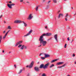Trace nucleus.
<instances>
[{"label": "nucleus", "mask_w": 76, "mask_h": 76, "mask_svg": "<svg viewBox=\"0 0 76 76\" xmlns=\"http://www.w3.org/2000/svg\"><path fill=\"white\" fill-rule=\"evenodd\" d=\"M6 36H7V35H6V34H5V35L3 37V39H5L6 37Z\"/></svg>", "instance_id": "412c9836"}, {"label": "nucleus", "mask_w": 76, "mask_h": 76, "mask_svg": "<svg viewBox=\"0 0 76 76\" xmlns=\"http://www.w3.org/2000/svg\"><path fill=\"white\" fill-rule=\"evenodd\" d=\"M48 28V27H47V26H45V29H48V28Z\"/></svg>", "instance_id": "37998d69"}, {"label": "nucleus", "mask_w": 76, "mask_h": 76, "mask_svg": "<svg viewBox=\"0 0 76 76\" xmlns=\"http://www.w3.org/2000/svg\"><path fill=\"white\" fill-rule=\"evenodd\" d=\"M50 65V63L48 62L47 64H45V65H44V69H48V66Z\"/></svg>", "instance_id": "7ed1b4c3"}, {"label": "nucleus", "mask_w": 76, "mask_h": 76, "mask_svg": "<svg viewBox=\"0 0 76 76\" xmlns=\"http://www.w3.org/2000/svg\"><path fill=\"white\" fill-rule=\"evenodd\" d=\"M15 4H7V6L9 7V8H10V9H12V6H15Z\"/></svg>", "instance_id": "39448f33"}, {"label": "nucleus", "mask_w": 76, "mask_h": 76, "mask_svg": "<svg viewBox=\"0 0 76 76\" xmlns=\"http://www.w3.org/2000/svg\"><path fill=\"white\" fill-rule=\"evenodd\" d=\"M60 12V11L59 10L58 12V13H59Z\"/></svg>", "instance_id": "de8ad7c7"}, {"label": "nucleus", "mask_w": 76, "mask_h": 76, "mask_svg": "<svg viewBox=\"0 0 76 76\" xmlns=\"http://www.w3.org/2000/svg\"><path fill=\"white\" fill-rule=\"evenodd\" d=\"M22 45L20 44L19 45V46H18V48H20V47H22Z\"/></svg>", "instance_id": "393cba45"}, {"label": "nucleus", "mask_w": 76, "mask_h": 76, "mask_svg": "<svg viewBox=\"0 0 76 76\" xmlns=\"http://www.w3.org/2000/svg\"><path fill=\"white\" fill-rule=\"evenodd\" d=\"M39 62H37V64H39Z\"/></svg>", "instance_id": "4d7b16f0"}, {"label": "nucleus", "mask_w": 76, "mask_h": 76, "mask_svg": "<svg viewBox=\"0 0 76 76\" xmlns=\"http://www.w3.org/2000/svg\"><path fill=\"white\" fill-rule=\"evenodd\" d=\"M23 0H21L20 1V2H23Z\"/></svg>", "instance_id": "49530a36"}, {"label": "nucleus", "mask_w": 76, "mask_h": 76, "mask_svg": "<svg viewBox=\"0 0 76 76\" xmlns=\"http://www.w3.org/2000/svg\"><path fill=\"white\" fill-rule=\"evenodd\" d=\"M50 2H51V1H48L47 3V4H49V3H50Z\"/></svg>", "instance_id": "72a5a7b5"}, {"label": "nucleus", "mask_w": 76, "mask_h": 76, "mask_svg": "<svg viewBox=\"0 0 76 76\" xmlns=\"http://www.w3.org/2000/svg\"><path fill=\"white\" fill-rule=\"evenodd\" d=\"M25 45H23L22 47L20 48V50H23V47H24Z\"/></svg>", "instance_id": "6ab92c4d"}, {"label": "nucleus", "mask_w": 76, "mask_h": 76, "mask_svg": "<svg viewBox=\"0 0 76 76\" xmlns=\"http://www.w3.org/2000/svg\"><path fill=\"white\" fill-rule=\"evenodd\" d=\"M3 16V15H1L0 16V19H1V17Z\"/></svg>", "instance_id": "e433bc0d"}, {"label": "nucleus", "mask_w": 76, "mask_h": 76, "mask_svg": "<svg viewBox=\"0 0 76 76\" xmlns=\"http://www.w3.org/2000/svg\"><path fill=\"white\" fill-rule=\"evenodd\" d=\"M52 34L51 33H47L46 34H43L41 37H43V36H48V37L49 36H51V35Z\"/></svg>", "instance_id": "f03ea898"}, {"label": "nucleus", "mask_w": 76, "mask_h": 76, "mask_svg": "<svg viewBox=\"0 0 76 76\" xmlns=\"http://www.w3.org/2000/svg\"><path fill=\"white\" fill-rule=\"evenodd\" d=\"M32 30H31L30 31H29V32L26 35H24V37H27V36L31 34V33H32Z\"/></svg>", "instance_id": "6e6552de"}, {"label": "nucleus", "mask_w": 76, "mask_h": 76, "mask_svg": "<svg viewBox=\"0 0 76 76\" xmlns=\"http://www.w3.org/2000/svg\"><path fill=\"white\" fill-rule=\"evenodd\" d=\"M8 29H12V28H11V27L10 26H9L8 27Z\"/></svg>", "instance_id": "5701e85b"}, {"label": "nucleus", "mask_w": 76, "mask_h": 76, "mask_svg": "<svg viewBox=\"0 0 76 76\" xmlns=\"http://www.w3.org/2000/svg\"><path fill=\"white\" fill-rule=\"evenodd\" d=\"M65 20H66V21H67V18H65Z\"/></svg>", "instance_id": "a18cd8bd"}, {"label": "nucleus", "mask_w": 76, "mask_h": 76, "mask_svg": "<svg viewBox=\"0 0 76 76\" xmlns=\"http://www.w3.org/2000/svg\"><path fill=\"white\" fill-rule=\"evenodd\" d=\"M2 52H3V53H4V50H3L2 51Z\"/></svg>", "instance_id": "6e6d98bb"}, {"label": "nucleus", "mask_w": 76, "mask_h": 76, "mask_svg": "<svg viewBox=\"0 0 76 76\" xmlns=\"http://www.w3.org/2000/svg\"><path fill=\"white\" fill-rule=\"evenodd\" d=\"M34 61H32L30 64L29 66L27 65L26 66V67H29V68H32V66H33V65H34Z\"/></svg>", "instance_id": "20e7f679"}, {"label": "nucleus", "mask_w": 76, "mask_h": 76, "mask_svg": "<svg viewBox=\"0 0 76 76\" xmlns=\"http://www.w3.org/2000/svg\"><path fill=\"white\" fill-rule=\"evenodd\" d=\"M27 3H29V2L27 1L26 2Z\"/></svg>", "instance_id": "603ef678"}, {"label": "nucleus", "mask_w": 76, "mask_h": 76, "mask_svg": "<svg viewBox=\"0 0 76 76\" xmlns=\"http://www.w3.org/2000/svg\"><path fill=\"white\" fill-rule=\"evenodd\" d=\"M23 23L24 25V26H27V24H26V23H25V22H24V21H23L22 22Z\"/></svg>", "instance_id": "a211bd4d"}, {"label": "nucleus", "mask_w": 76, "mask_h": 76, "mask_svg": "<svg viewBox=\"0 0 76 76\" xmlns=\"http://www.w3.org/2000/svg\"><path fill=\"white\" fill-rule=\"evenodd\" d=\"M64 62H58L56 63V65L58 66V65H60V64H63Z\"/></svg>", "instance_id": "ddd939ff"}, {"label": "nucleus", "mask_w": 76, "mask_h": 76, "mask_svg": "<svg viewBox=\"0 0 76 76\" xmlns=\"http://www.w3.org/2000/svg\"><path fill=\"white\" fill-rule=\"evenodd\" d=\"M44 64H42L39 66L40 69H42L43 68L44 69Z\"/></svg>", "instance_id": "4468645a"}, {"label": "nucleus", "mask_w": 76, "mask_h": 76, "mask_svg": "<svg viewBox=\"0 0 76 76\" xmlns=\"http://www.w3.org/2000/svg\"><path fill=\"white\" fill-rule=\"evenodd\" d=\"M61 67H62V66H58V68H61Z\"/></svg>", "instance_id": "c9c22d12"}, {"label": "nucleus", "mask_w": 76, "mask_h": 76, "mask_svg": "<svg viewBox=\"0 0 76 76\" xmlns=\"http://www.w3.org/2000/svg\"><path fill=\"white\" fill-rule=\"evenodd\" d=\"M22 72V69H20L19 72L18 73V74H20Z\"/></svg>", "instance_id": "aec40b11"}, {"label": "nucleus", "mask_w": 76, "mask_h": 76, "mask_svg": "<svg viewBox=\"0 0 76 76\" xmlns=\"http://www.w3.org/2000/svg\"><path fill=\"white\" fill-rule=\"evenodd\" d=\"M75 55L74 53L73 54V57H75Z\"/></svg>", "instance_id": "58836bf2"}, {"label": "nucleus", "mask_w": 76, "mask_h": 76, "mask_svg": "<svg viewBox=\"0 0 76 76\" xmlns=\"http://www.w3.org/2000/svg\"><path fill=\"white\" fill-rule=\"evenodd\" d=\"M73 39H72V41L71 42V43H72V42H73Z\"/></svg>", "instance_id": "5fc2aeb1"}, {"label": "nucleus", "mask_w": 76, "mask_h": 76, "mask_svg": "<svg viewBox=\"0 0 76 76\" xmlns=\"http://www.w3.org/2000/svg\"><path fill=\"white\" fill-rule=\"evenodd\" d=\"M54 64H52L49 67L51 68V67H54Z\"/></svg>", "instance_id": "f3484780"}, {"label": "nucleus", "mask_w": 76, "mask_h": 76, "mask_svg": "<svg viewBox=\"0 0 76 76\" xmlns=\"http://www.w3.org/2000/svg\"><path fill=\"white\" fill-rule=\"evenodd\" d=\"M22 22L20 20H16L14 22V23H22Z\"/></svg>", "instance_id": "423d86ee"}, {"label": "nucleus", "mask_w": 76, "mask_h": 76, "mask_svg": "<svg viewBox=\"0 0 76 76\" xmlns=\"http://www.w3.org/2000/svg\"><path fill=\"white\" fill-rule=\"evenodd\" d=\"M9 3H12V1H10L9 2Z\"/></svg>", "instance_id": "3c124183"}, {"label": "nucleus", "mask_w": 76, "mask_h": 76, "mask_svg": "<svg viewBox=\"0 0 76 76\" xmlns=\"http://www.w3.org/2000/svg\"><path fill=\"white\" fill-rule=\"evenodd\" d=\"M67 76H70V75H67Z\"/></svg>", "instance_id": "13d9d810"}, {"label": "nucleus", "mask_w": 76, "mask_h": 76, "mask_svg": "<svg viewBox=\"0 0 76 76\" xmlns=\"http://www.w3.org/2000/svg\"><path fill=\"white\" fill-rule=\"evenodd\" d=\"M44 39L42 36H40V38H39V41H40V43H41L42 44L43 46H45L47 44V41L44 40Z\"/></svg>", "instance_id": "f257e3e1"}, {"label": "nucleus", "mask_w": 76, "mask_h": 76, "mask_svg": "<svg viewBox=\"0 0 76 76\" xmlns=\"http://www.w3.org/2000/svg\"><path fill=\"white\" fill-rule=\"evenodd\" d=\"M72 9H73V7H72Z\"/></svg>", "instance_id": "680f3d73"}, {"label": "nucleus", "mask_w": 76, "mask_h": 76, "mask_svg": "<svg viewBox=\"0 0 76 76\" xmlns=\"http://www.w3.org/2000/svg\"><path fill=\"white\" fill-rule=\"evenodd\" d=\"M0 43H1V39H2L1 36H0Z\"/></svg>", "instance_id": "bb28decb"}, {"label": "nucleus", "mask_w": 76, "mask_h": 76, "mask_svg": "<svg viewBox=\"0 0 76 76\" xmlns=\"http://www.w3.org/2000/svg\"><path fill=\"white\" fill-rule=\"evenodd\" d=\"M68 41H70V39H69V37H68L67 38Z\"/></svg>", "instance_id": "4c0bfd02"}, {"label": "nucleus", "mask_w": 76, "mask_h": 76, "mask_svg": "<svg viewBox=\"0 0 76 76\" xmlns=\"http://www.w3.org/2000/svg\"><path fill=\"white\" fill-rule=\"evenodd\" d=\"M24 48H25V49H26V46H24Z\"/></svg>", "instance_id": "ea45409f"}, {"label": "nucleus", "mask_w": 76, "mask_h": 76, "mask_svg": "<svg viewBox=\"0 0 76 76\" xmlns=\"http://www.w3.org/2000/svg\"><path fill=\"white\" fill-rule=\"evenodd\" d=\"M14 66L15 68H16V65H14Z\"/></svg>", "instance_id": "8fccbe9b"}, {"label": "nucleus", "mask_w": 76, "mask_h": 76, "mask_svg": "<svg viewBox=\"0 0 76 76\" xmlns=\"http://www.w3.org/2000/svg\"><path fill=\"white\" fill-rule=\"evenodd\" d=\"M64 1H66V0H64Z\"/></svg>", "instance_id": "052dcab7"}, {"label": "nucleus", "mask_w": 76, "mask_h": 76, "mask_svg": "<svg viewBox=\"0 0 76 76\" xmlns=\"http://www.w3.org/2000/svg\"><path fill=\"white\" fill-rule=\"evenodd\" d=\"M44 55H45V58H48V57H50V55L46 53H44Z\"/></svg>", "instance_id": "f8f14e48"}, {"label": "nucleus", "mask_w": 76, "mask_h": 76, "mask_svg": "<svg viewBox=\"0 0 76 76\" xmlns=\"http://www.w3.org/2000/svg\"><path fill=\"white\" fill-rule=\"evenodd\" d=\"M38 7H37L36 8V10L37 12L38 11Z\"/></svg>", "instance_id": "b1692460"}, {"label": "nucleus", "mask_w": 76, "mask_h": 76, "mask_svg": "<svg viewBox=\"0 0 76 76\" xmlns=\"http://www.w3.org/2000/svg\"><path fill=\"white\" fill-rule=\"evenodd\" d=\"M45 0H42L43 3H44V2H45Z\"/></svg>", "instance_id": "a19ab883"}, {"label": "nucleus", "mask_w": 76, "mask_h": 76, "mask_svg": "<svg viewBox=\"0 0 76 76\" xmlns=\"http://www.w3.org/2000/svg\"><path fill=\"white\" fill-rule=\"evenodd\" d=\"M22 41H20L19 42H18L15 45V47L18 46V45L20 44H22Z\"/></svg>", "instance_id": "9d476101"}, {"label": "nucleus", "mask_w": 76, "mask_h": 76, "mask_svg": "<svg viewBox=\"0 0 76 76\" xmlns=\"http://www.w3.org/2000/svg\"><path fill=\"white\" fill-rule=\"evenodd\" d=\"M66 64H64V65H62V67H64V66H65L66 65Z\"/></svg>", "instance_id": "7c9ffc66"}, {"label": "nucleus", "mask_w": 76, "mask_h": 76, "mask_svg": "<svg viewBox=\"0 0 76 76\" xmlns=\"http://www.w3.org/2000/svg\"><path fill=\"white\" fill-rule=\"evenodd\" d=\"M11 53V52H9V53L10 54V53Z\"/></svg>", "instance_id": "bf43d9fd"}, {"label": "nucleus", "mask_w": 76, "mask_h": 76, "mask_svg": "<svg viewBox=\"0 0 76 76\" xmlns=\"http://www.w3.org/2000/svg\"><path fill=\"white\" fill-rule=\"evenodd\" d=\"M10 31V30H9L7 32V33L6 34V35H7V34H8L9 33V31Z\"/></svg>", "instance_id": "c85d7f7f"}, {"label": "nucleus", "mask_w": 76, "mask_h": 76, "mask_svg": "<svg viewBox=\"0 0 76 76\" xmlns=\"http://www.w3.org/2000/svg\"><path fill=\"white\" fill-rule=\"evenodd\" d=\"M42 76H46V75L45 74H43L42 75Z\"/></svg>", "instance_id": "473e14b6"}, {"label": "nucleus", "mask_w": 76, "mask_h": 76, "mask_svg": "<svg viewBox=\"0 0 76 76\" xmlns=\"http://www.w3.org/2000/svg\"><path fill=\"white\" fill-rule=\"evenodd\" d=\"M4 22H5V23L6 22H5V21H4Z\"/></svg>", "instance_id": "e2e57ef3"}, {"label": "nucleus", "mask_w": 76, "mask_h": 76, "mask_svg": "<svg viewBox=\"0 0 76 76\" xmlns=\"http://www.w3.org/2000/svg\"><path fill=\"white\" fill-rule=\"evenodd\" d=\"M53 1L55 3H56L57 2V0H53Z\"/></svg>", "instance_id": "4be33fe9"}, {"label": "nucleus", "mask_w": 76, "mask_h": 76, "mask_svg": "<svg viewBox=\"0 0 76 76\" xmlns=\"http://www.w3.org/2000/svg\"><path fill=\"white\" fill-rule=\"evenodd\" d=\"M41 58L42 60H44V59L45 58V57H42Z\"/></svg>", "instance_id": "c756f323"}, {"label": "nucleus", "mask_w": 76, "mask_h": 76, "mask_svg": "<svg viewBox=\"0 0 76 76\" xmlns=\"http://www.w3.org/2000/svg\"><path fill=\"white\" fill-rule=\"evenodd\" d=\"M41 45H42L40 44V45L38 46V47H41Z\"/></svg>", "instance_id": "79ce46f5"}, {"label": "nucleus", "mask_w": 76, "mask_h": 76, "mask_svg": "<svg viewBox=\"0 0 76 76\" xmlns=\"http://www.w3.org/2000/svg\"><path fill=\"white\" fill-rule=\"evenodd\" d=\"M54 37L57 42H58V39H57V34H55L54 35Z\"/></svg>", "instance_id": "9b49d317"}, {"label": "nucleus", "mask_w": 76, "mask_h": 76, "mask_svg": "<svg viewBox=\"0 0 76 76\" xmlns=\"http://www.w3.org/2000/svg\"><path fill=\"white\" fill-rule=\"evenodd\" d=\"M67 16H68V14H66V15L65 16V18H67Z\"/></svg>", "instance_id": "a878e982"}, {"label": "nucleus", "mask_w": 76, "mask_h": 76, "mask_svg": "<svg viewBox=\"0 0 76 76\" xmlns=\"http://www.w3.org/2000/svg\"><path fill=\"white\" fill-rule=\"evenodd\" d=\"M48 7H49V6H47L46 7V9H48Z\"/></svg>", "instance_id": "2f4dec72"}, {"label": "nucleus", "mask_w": 76, "mask_h": 76, "mask_svg": "<svg viewBox=\"0 0 76 76\" xmlns=\"http://www.w3.org/2000/svg\"><path fill=\"white\" fill-rule=\"evenodd\" d=\"M42 54V53H40L39 55V56H41V55Z\"/></svg>", "instance_id": "864d4df0"}, {"label": "nucleus", "mask_w": 76, "mask_h": 76, "mask_svg": "<svg viewBox=\"0 0 76 76\" xmlns=\"http://www.w3.org/2000/svg\"><path fill=\"white\" fill-rule=\"evenodd\" d=\"M34 69L35 70V71H36V72H39V68H38V67H37V66H36L34 67Z\"/></svg>", "instance_id": "1a4fd4ad"}, {"label": "nucleus", "mask_w": 76, "mask_h": 76, "mask_svg": "<svg viewBox=\"0 0 76 76\" xmlns=\"http://www.w3.org/2000/svg\"><path fill=\"white\" fill-rule=\"evenodd\" d=\"M66 45H67V44H65V46H64V47L65 48H66Z\"/></svg>", "instance_id": "f704fd0d"}, {"label": "nucleus", "mask_w": 76, "mask_h": 76, "mask_svg": "<svg viewBox=\"0 0 76 76\" xmlns=\"http://www.w3.org/2000/svg\"><path fill=\"white\" fill-rule=\"evenodd\" d=\"M57 60H58V59H54L52 61H51V63H54V62H55V61H57Z\"/></svg>", "instance_id": "dca6fc26"}, {"label": "nucleus", "mask_w": 76, "mask_h": 76, "mask_svg": "<svg viewBox=\"0 0 76 76\" xmlns=\"http://www.w3.org/2000/svg\"><path fill=\"white\" fill-rule=\"evenodd\" d=\"M5 32H6V31H4L3 32V34H4L5 33Z\"/></svg>", "instance_id": "c03bdc74"}, {"label": "nucleus", "mask_w": 76, "mask_h": 76, "mask_svg": "<svg viewBox=\"0 0 76 76\" xmlns=\"http://www.w3.org/2000/svg\"><path fill=\"white\" fill-rule=\"evenodd\" d=\"M60 16L63 17V14L61 13L58 16V19L60 18Z\"/></svg>", "instance_id": "2eb2a0df"}, {"label": "nucleus", "mask_w": 76, "mask_h": 76, "mask_svg": "<svg viewBox=\"0 0 76 76\" xmlns=\"http://www.w3.org/2000/svg\"><path fill=\"white\" fill-rule=\"evenodd\" d=\"M7 3H8V2H7Z\"/></svg>", "instance_id": "0e129e2a"}, {"label": "nucleus", "mask_w": 76, "mask_h": 76, "mask_svg": "<svg viewBox=\"0 0 76 76\" xmlns=\"http://www.w3.org/2000/svg\"><path fill=\"white\" fill-rule=\"evenodd\" d=\"M33 18V16L32 15V14H30L28 17V18H27V19L28 20H31Z\"/></svg>", "instance_id": "0eeeda50"}, {"label": "nucleus", "mask_w": 76, "mask_h": 76, "mask_svg": "<svg viewBox=\"0 0 76 76\" xmlns=\"http://www.w3.org/2000/svg\"><path fill=\"white\" fill-rule=\"evenodd\" d=\"M25 67H23V70H25Z\"/></svg>", "instance_id": "09e8293b"}, {"label": "nucleus", "mask_w": 76, "mask_h": 76, "mask_svg": "<svg viewBox=\"0 0 76 76\" xmlns=\"http://www.w3.org/2000/svg\"><path fill=\"white\" fill-rule=\"evenodd\" d=\"M52 39V37H50V38L49 39H48V41H50V40H51V39Z\"/></svg>", "instance_id": "cd10ccee"}]
</instances>
